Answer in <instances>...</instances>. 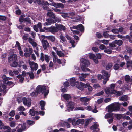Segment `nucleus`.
I'll list each match as a JSON object with an SVG mask.
<instances>
[{"instance_id": "obj_25", "label": "nucleus", "mask_w": 132, "mask_h": 132, "mask_svg": "<svg viewBox=\"0 0 132 132\" xmlns=\"http://www.w3.org/2000/svg\"><path fill=\"white\" fill-rule=\"evenodd\" d=\"M65 37L69 41V42L71 44L72 47H74L75 46L74 45L75 43V41L73 40H71V38L68 35H66Z\"/></svg>"}, {"instance_id": "obj_1", "label": "nucleus", "mask_w": 132, "mask_h": 132, "mask_svg": "<svg viewBox=\"0 0 132 132\" xmlns=\"http://www.w3.org/2000/svg\"><path fill=\"white\" fill-rule=\"evenodd\" d=\"M36 89L38 93H41L42 94H44L45 97L49 93L47 87L44 85H38L36 88Z\"/></svg>"}, {"instance_id": "obj_61", "label": "nucleus", "mask_w": 132, "mask_h": 132, "mask_svg": "<svg viewBox=\"0 0 132 132\" xmlns=\"http://www.w3.org/2000/svg\"><path fill=\"white\" fill-rule=\"evenodd\" d=\"M114 68L115 70H117L119 69V64H116L114 65Z\"/></svg>"}, {"instance_id": "obj_38", "label": "nucleus", "mask_w": 132, "mask_h": 132, "mask_svg": "<svg viewBox=\"0 0 132 132\" xmlns=\"http://www.w3.org/2000/svg\"><path fill=\"white\" fill-rule=\"evenodd\" d=\"M46 104L45 102L43 101H41L40 102V104L41 106V109L42 110H44V107L45 106Z\"/></svg>"}, {"instance_id": "obj_55", "label": "nucleus", "mask_w": 132, "mask_h": 132, "mask_svg": "<svg viewBox=\"0 0 132 132\" xmlns=\"http://www.w3.org/2000/svg\"><path fill=\"white\" fill-rule=\"evenodd\" d=\"M104 92L103 91H101L100 92L96 94L95 95L96 96H99L102 95L104 94Z\"/></svg>"}, {"instance_id": "obj_51", "label": "nucleus", "mask_w": 132, "mask_h": 132, "mask_svg": "<svg viewBox=\"0 0 132 132\" xmlns=\"http://www.w3.org/2000/svg\"><path fill=\"white\" fill-rule=\"evenodd\" d=\"M112 64L111 63L108 64L106 66V69L107 70L109 69L112 67Z\"/></svg>"}, {"instance_id": "obj_41", "label": "nucleus", "mask_w": 132, "mask_h": 132, "mask_svg": "<svg viewBox=\"0 0 132 132\" xmlns=\"http://www.w3.org/2000/svg\"><path fill=\"white\" fill-rule=\"evenodd\" d=\"M75 69L73 72L75 74L78 75L79 74V72L77 70H80V68L79 67L77 66H75Z\"/></svg>"}, {"instance_id": "obj_2", "label": "nucleus", "mask_w": 132, "mask_h": 132, "mask_svg": "<svg viewBox=\"0 0 132 132\" xmlns=\"http://www.w3.org/2000/svg\"><path fill=\"white\" fill-rule=\"evenodd\" d=\"M122 104L121 103H120L118 102L112 104L108 106V112L119 111L120 109V105Z\"/></svg>"}, {"instance_id": "obj_15", "label": "nucleus", "mask_w": 132, "mask_h": 132, "mask_svg": "<svg viewBox=\"0 0 132 132\" xmlns=\"http://www.w3.org/2000/svg\"><path fill=\"white\" fill-rule=\"evenodd\" d=\"M26 75V72L25 71H23L22 72L21 75H19L17 76V77L19 79V81L20 82L22 83L23 82L24 79V77Z\"/></svg>"}, {"instance_id": "obj_52", "label": "nucleus", "mask_w": 132, "mask_h": 132, "mask_svg": "<svg viewBox=\"0 0 132 132\" xmlns=\"http://www.w3.org/2000/svg\"><path fill=\"white\" fill-rule=\"evenodd\" d=\"M16 123L14 121H11L10 123V126L12 127H15L16 126Z\"/></svg>"}, {"instance_id": "obj_6", "label": "nucleus", "mask_w": 132, "mask_h": 132, "mask_svg": "<svg viewBox=\"0 0 132 132\" xmlns=\"http://www.w3.org/2000/svg\"><path fill=\"white\" fill-rule=\"evenodd\" d=\"M75 103L73 102L70 101L66 104L67 108L65 111L69 112L72 111L74 108Z\"/></svg>"}, {"instance_id": "obj_13", "label": "nucleus", "mask_w": 132, "mask_h": 132, "mask_svg": "<svg viewBox=\"0 0 132 132\" xmlns=\"http://www.w3.org/2000/svg\"><path fill=\"white\" fill-rule=\"evenodd\" d=\"M50 5H52L56 8L61 7L62 8H63L64 7L63 4L62 3H60L54 2H52L51 3H50Z\"/></svg>"}, {"instance_id": "obj_60", "label": "nucleus", "mask_w": 132, "mask_h": 132, "mask_svg": "<svg viewBox=\"0 0 132 132\" xmlns=\"http://www.w3.org/2000/svg\"><path fill=\"white\" fill-rule=\"evenodd\" d=\"M93 87L94 88L96 89L100 88V86L98 84H95L93 85Z\"/></svg>"}, {"instance_id": "obj_33", "label": "nucleus", "mask_w": 132, "mask_h": 132, "mask_svg": "<svg viewBox=\"0 0 132 132\" xmlns=\"http://www.w3.org/2000/svg\"><path fill=\"white\" fill-rule=\"evenodd\" d=\"M76 80L75 78L74 77L70 79V83L71 85L72 86H74L75 84Z\"/></svg>"}, {"instance_id": "obj_37", "label": "nucleus", "mask_w": 132, "mask_h": 132, "mask_svg": "<svg viewBox=\"0 0 132 132\" xmlns=\"http://www.w3.org/2000/svg\"><path fill=\"white\" fill-rule=\"evenodd\" d=\"M31 115L34 116L36 114H38V112L36 111H35L33 109H30L29 111Z\"/></svg>"}, {"instance_id": "obj_63", "label": "nucleus", "mask_w": 132, "mask_h": 132, "mask_svg": "<svg viewBox=\"0 0 132 132\" xmlns=\"http://www.w3.org/2000/svg\"><path fill=\"white\" fill-rule=\"evenodd\" d=\"M112 32L113 33L115 34H118L119 32L118 29H114L112 30Z\"/></svg>"}, {"instance_id": "obj_45", "label": "nucleus", "mask_w": 132, "mask_h": 132, "mask_svg": "<svg viewBox=\"0 0 132 132\" xmlns=\"http://www.w3.org/2000/svg\"><path fill=\"white\" fill-rule=\"evenodd\" d=\"M27 74L29 75L30 78L31 79H33L34 77V73L33 72H28Z\"/></svg>"}, {"instance_id": "obj_42", "label": "nucleus", "mask_w": 132, "mask_h": 132, "mask_svg": "<svg viewBox=\"0 0 132 132\" xmlns=\"http://www.w3.org/2000/svg\"><path fill=\"white\" fill-rule=\"evenodd\" d=\"M5 84H6V86H10L11 87L14 85V84L13 83L12 81H6V83H5Z\"/></svg>"}, {"instance_id": "obj_44", "label": "nucleus", "mask_w": 132, "mask_h": 132, "mask_svg": "<svg viewBox=\"0 0 132 132\" xmlns=\"http://www.w3.org/2000/svg\"><path fill=\"white\" fill-rule=\"evenodd\" d=\"M112 116V114L111 113H109L106 114L105 116V119H108L109 118H110Z\"/></svg>"}, {"instance_id": "obj_54", "label": "nucleus", "mask_w": 132, "mask_h": 132, "mask_svg": "<svg viewBox=\"0 0 132 132\" xmlns=\"http://www.w3.org/2000/svg\"><path fill=\"white\" fill-rule=\"evenodd\" d=\"M115 117L117 119H120L122 117V116L120 114H117L115 115Z\"/></svg>"}, {"instance_id": "obj_29", "label": "nucleus", "mask_w": 132, "mask_h": 132, "mask_svg": "<svg viewBox=\"0 0 132 132\" xmlns=\"http://www.w3.org/2000/svg\"><path fill=\"white\" fill-rule=\"evenodd\" d=\"M2 78L3 79V82L4 83H6V81L8 80L11 79V78H9L7 77L5 75H3L2 76Z\"/></svg>"}, {"instance_id": "obj_3", "label": "nucleus", "mask_w": 132, "mask_h": 132, "mask_svg": "<svg viewBox=\"0 0 132 132\" xmlns=\"http://www.w3.org/2000/svg\"><path fill=\"white\" fill-rule=\"evenodd\" d=\"M70 29L71 31L74 34H78L79 33V31L78 30H80L81 32H83L84 30V27L81 24L71 27Z\"/></svg>"}, {"instance_id": "obj_48", "label": "nucleus", "mask_w": 132, "mask_h": 132, "mask_svg": "<svg viewBox=\"0 0 132 132\" xmlns=\"http://www.w3.org/2000/svg\"><path fill=\"white\" fill-rule=\"evenodd\" d=\"M18 65V63L16 61H14L13 63L10 64V66L14 67H16Z\"/></svg>"}, {"instance_id": "obj_19", "label": "nucleus", "mask_w": 132, "mask_h": 132, "mask_svg": "<svg viewBox=\"0 0 132 132\" xmlns=\"http://www.w3.org/2000/svg\"><path fill=\"white\" fill-rule=\"evenodd\" d=\"M17 59L16 55L14 54H13L12 55H11L9 57V63H11V61H16Z\"/></svg>"}, {"instance_id": "obj_23", "label": "nucleus", "mask_w": 132, "mask_h": 132, "mask_svg": "<svg viewBox=\"0 0 132 132\" xmlns=\"http://www.w3.org/2000/svg\"><path fill=\"white\" fill-rule=\"evenodd\" d=\"M46 22L45 23L46 25H51L52 23H55V21L53 19L51 18L47 19H46Z\"/></svg>"}, {"instance_id": "obj_56", "label": "nucleus", "mask_w": 132, "mask_h": 132, "mask_svg": "<svg viewBox=\"0 0 132 132\" xmlns=\"http://www.w3.org/2000/svg\"><path fill=\"white\" fill-rule=\"evenodd\" d=\"M55 20H54V21H55V23L56 22H60L61 20L60 19L57 18L55 16V18H54Z\"/></svg>"}, {"instance_id": "obj_40", "label": "nucleus", "mask_w": 132, "mask_h": 132, "mask_svg": "<svg viewBox=\"0 0 132 132\" xmlns=\"http://www.w3.org/2000/svg\"><path fill=\"white\" fill-rule=\"evenodd\" d=\"M115 44H117L118 45L120 46L122 44V41L121 40H115L114 42Z\"/></svg>"}, {"instance_id": "obj_50", "label": "nucleus", "mask_w": 132, "mask_h": 132, "mask_svg": "<svg viewBox=\"0 0 132 132\" xmlns=\"http://www.w3.org/2000/svg\"><path fill=\"white\" fill-rule=\"evenodd\" d=\"M45 59L47 63L49 62L50 60V57L48 55H45Z\"/></svg>"}, {"instance_id": "obj_30", "label": "nucleus", "mask_w": 132, "mask_h": 132, "mask_svg": "<svg viewBox=\"0 0 132 132\" xmlns=\"http://www.w3.org/2000/svg\"><path fill=\"white\" fill-rule=\"evenodd\" d=\"M87 74H82L81 76L79 77V78L80 81H85V78L86 77L87 75Z\"/></svg>"}, {"instance_id": "obj_35", "label": "nucleus", "mask_w": 132, "mask_h": 132, "mask_svg": "<svg viewBox=\"0 0 132 132\" xmlns=\"http://www.w3.org/2000/svg\"><path fill=\"white\" fill-rule=\"evenodd\" d=\"M102 73L104 76L106 77L107 78H109L110 76V74L104 70H102Z\"/></svg>"}, {"instance_id": "obj_8", "label": "nucleus", "mask_w": 132, "mask_h": 132, "mask_svg": "<svg viewBox=\"0 0 132 132\" xmlns=\"http://www.w3.org/2000/svg\"><path fill=\"white\" fill-rule=\"evenodd\" d=\"M28 41L32 45L33 47L35 48L36 50H38L39 48H40V46L38 45L36 42L34 41L30 37L29 38Z\"/></svg>"}, {"instance_id": "obj_20", "label": "nucleus", "mask_w": 132, "mask_h": 132, "mask_svg": "<svg viewBox=\"0 0 132 132\" xmlns=\"http://www.w3.org/2000/svg\"><path fill=\"white\" fill-rule=\"evenodd\" d=\"M49 31L52 33L54 34L58 31V29L56 26L55 27L51 26L49 27Z\"/></svg>"}, {"instance_id": "obj_22", "label": "nucleus", "mask_w": 132, "mask_h": 132, "mask_svg": "<svg viewBox=\"0 0 132 132\" xmlns=\"http://www.w3.org/2000/svg\"><path fill=\"white\" fill-rule=\"evenodd\" d=\"M0 128L2 129L3 132H10L11 130V129L9 126H5L3 127H1Z\"/></svg>"}, {"instance_id": "obj_10", "label": "nucleus", "mask_w": 132, "mask_h": 132, "mask_svg": "<svg viewBox=\"0 0 132 132\" xmlns=\"http://www.w3.org/2000/svg\"><path fill=\"white\" fill-rule=\"evenodd\" d=\"M84 122V119H79L76 121L75 120H73L72 121V124L74 126L76 125H82Z\"/></svg>"}, {"instance_id": "obj_43", "label": "nucleus", "mask_w": 132, "mask_h": 132, "mask_svg": "<svg viewBox=\"0 0 132 132\" xmlns=\"http://www.w3.org/2000/svg\"><path fill=\"white\" fill-rule=\"evenodd\" d=\"M56 53L60 57H64V54L61 51H57Z\"/></svg>"}, {"instance_id": "obj_5", "label": "nucleus", "mask_w": 132, "mask_h": 132, "mask_svg": "<svg viewBox=\"0 0 132 132\" xmlns=\"http://www.w3.org/2000/svg\"><path fill=\"white\" fill-rule=\"evenodd\" d=\"M16 129H17L16 132H22L24 131L27 129L26 124L24 123L23 124H19Z\"/></svg>"}, {"instance_id": "obj_9", "label": "nucleus", "mask_w": 132, "mask_h": 132, "mask_svg": "<svg viewBox=\"0 0 132 132\" xmlns=\"http://www.w3.org/2000/svg\"><path fill=\"white\" fill-rule=\"evenodd\" d=\"M29 63L30 66V67L32 71L34 70H36L38 68V65L37 63H35L34 62L29 61Z\"/></svg>"}, {"instance_id": "obj_62", "label": "nucleus", "mask_w": 132, "mask_h": 132, "mask_svg": "<svg viewBox=\"0 0 132 132\" xmlns=\"http://www.w3.org/2000/svg\"><path fill=\"white\" fill-rule=\"evenodd\" d=\"M123 85V88H124L125 89H128L129 88H130V85Z\"/></svg>"}, {"instance_id": "obj_36", "label": "nucleus", "mask_w": 132, "mask_h": 132, "mask_svg": "<svg viewBox=\"0 0 132 132\" xmlns=\"http://www.w3.org/2000/svg\"><path fill=\"white\" fill-rule=\"evenodd\" d=\"M87 87H88V89L89 91H91L93 90V88L90 86L89 82H87L86 83V88Z\"/></svg>"}, {"instance_id": "obj_53", "label": "nucleus", "mask_w": 132, "mask_h": 132, "mask_svg": "<svg viewBox=\"0 0 132 132\" xmlns=\"http://www.w3.org/2000/svg\"><path fill=\"white\" fill-rule=\"evenodd\" d=\"M38 93L37 92L36 90L35 92H33L31 93L30 95L32 96H35L37 95Z\"/></svg>"}, {"instance_id": "obj_64", "label": "nucleus", "mask_w": 132, "mask_h": 132, "mask_svg": "<svg viewBox=\"0 0 132 132\" xmlns=\"http://www.w3.org/2000/svg\"><path fill=\"white\" fill-rule=\"evenodd\" d=\"M15 114V112L14 110L12 111L9 113V115L13 117Z\"/></svg>"}, {"instance_id": "obj_46", "label": "nucleus", "mask_w": 132, "mask_h": 132, "mask_svg": "<svg viewBox=\"0 0 132 132\" xmlns=\"http://www.w3.org/2000/svg\"><path fill=\"white\" fill-rule=\"evenodd\" d=\"M25 108L23 106H20L17 109L18 111H19L21 112L24 111L25 110Z\"/></svg>"}, {"instance_id": "obj_32", "label": "nucleus", "mask_w": 132, "mask_h": 132, "mask_svg": "<svg viewBox=\"0 0 132 132\" xmlns=\"http://www.w3.org/2000/svg\"><path fill=\"white\" fill-rule=\"evenodd\" d=\"M125 81L128 82H130V83L129 84H130L131 85V81H132V79L131 78L130 76L128 75H126L125 77Z\"/></svg>"}, {"instance_id": "obj_58", "label": "nucleus", "mask_w": 132, "mask_h": 132, "mask_svg": "<svg viewBox=\"0 0 132 132\" xmlns=\"http://www.w3.org/2000/svg\"><path fill=\"white\" fill-rule=\"evenodd\" d=\"M18 71L20 72L21 71V69H19L18 70H14L13 71L14 74L15 75L18 74L19 73Z\"/></svg>"}, {"instance_id": "obj_47", "label": "nucleus", "mask_w": 132, "mask_h": 132, "mask_svg": "<svg viewBox=\"0 0 132 132\" xmlns=\"http://www.w3.org/2000/svg\"><path fill=\"white\" fill-rule=\"evenodd\" d=\"M127 67L128 68L129 67L132 68V61H128L127 63Z\"/></svg>"}, {"instance_id": "obj_16", "label": "nucleus", "mask_w": 132, "mask_h": 132, "mask_svg": "<svg viewBox=\"0 0 132 132\" xmlns=\"http://www.w3.org/2000/svg\"><path fill=\"white\" fill-rule=\"evenodd\" d=\"M88 55L89 58L93 60L95 63H98V59L96 58L95 55L92 53H89L88 54Z\"/></svg>"}, {"instance_id": "obj_7", "label": "nucleus", "mask_w": 132, "mask_h": 132, "mask_svg": "<svg viewBox=\"0 0 132 132\" xmlns=\"http://www.w3.org/2000/svg\"><path fill=\"white\" fill-rule=\"evenodd\" d=\"M23 103L24 105L30 107L31 105V100L28 97H24L22 99Z\"/></svg>"}, {"instance_id": "obj_21", "label": "nucleus", "mask_w": 132, "mask_h": 132, "mask_svg": "<svg viewBox=\"0 0 132 132\" xmlns=\"http://www.w3.org/2000/svg\"><path fill=\"white\" fill-rule=\"evenodd\" d=\"M59 125L65 127L67 128H69L70 126V125L68 122L64 121H62L59 123Z\"/></svg>"}, {"instance_id": "obj_59", "label": "nucleus", "mask_w": 132, "mask_h": 132, "mask_svg": "<svg viewBox=\"0 0 132 132\" xmlns=\"http://www.w3.org/2000/svg\"><path fill=\"white\" fill-rule=\"evenodd\" d=\"M60 39L63 42H65L66 41V39L65 37L63 36L62 35H60Z\"/></svg>"}, {"instance_id": "obj_11", "label": "nucleus", "mask_w": 132, "mask_h": 132, "mask_svg": "<svg viewBox=\"0 0 132 132\" xmlns=\"http://www.w3.org/2000/svg\"><path fill=\"white\" fill-rule=\"evenodd\" d=\"M43 47L44 50L46 49L50 46V44L46 40L43 39L41 40Z\"/></svg>"}, {"instance_id": "obj_31", "label": "nucleus", "mask_w": 132, "mask_h": 132, "mask_svg": "<svg viewBox=\"0 0 132 132\" xmlns=\"http://www.w3.org/2000/svg\"><path fill=\"white\" fill-rule=\"evenodd\" d=\"M47 15L48 17L53 19L55 18V14L51 11H49L47 13Z\"/></svg>"}, {"instance_id": "obj_39", "label": "nucleus", "mask_w": 132, "mask_h": 132, "mask_svg": "<svg viewBox=\"0 0 132 132\" xmlns=\"http://www.w3.org/2000/svg\"><path fill=\"white\" fill-rule=\"evenodd\" d=\"M69 18H75L76 17L75 16V13L72 12L68 13Z\"/></svg>"}, {"instance_id": "obj_34", "label": "nucleus", "mask_w": 132, "mask_h": 132, "mask_svg": "<svg viewBox=\"0 0 132 132\" xmlns=\"http://www.w3.org/2000/svg\"><path fill=\"white\" fill-rule=\"evenodd\" d=\"M46 37L47 39L52 42L54 41L55 39V37L53 36H46Z\"/></svg>"}, {"instance_id": "obj_57", "label": "nucleus", "mask_w": 132, "mask_h": 132, "mask_svg": "<svg viewBox=\"0 0 132 132\" xmlns=\"http://www.w3.org/2000/svg\"><path fill=\"white\" fill-rule=\"evenodd\" d=\"M81 20V18L79 17H78L76 19L72 20V21L74 22H77L80 21Z\"/></svg>"}, {"instance_id": "obj_17", "label": "nucleus", "mask_w": 132, "mask_h": 132, "mask_svg": "<svg viewBox=\"0 0 132 132\" xmlns=\"http://www.w3.org/2000/svg\"><path fill=\"white\" fill-rule=\"evenodd\" d=\"M98 125L97 123H95L93 125L90 127V129L93 130L92 132H97L99 130L98 128Z\"/></svg>"}, {"instance_id": "obj_24", "label": "nucleus", "mask_w": 132, "mask_h": 132, "mask_svg": "<svg viewBox=\"0 0 132 132\" xmlns=\"http://www.w3.org/2000/svg\"><path fill=\"white\" fill-rule=\"evenodd\" d=\"M15 46L17 47H18V49L19 51V53L20 55L21 56H23V52L21 51V47L20 46V44L18 41H17L16 42Z\"/></svg>"}, {"instance_id": "obj_14", "label": "nucleus", "mask_w": 132, "mask_h": 132, "mask_svg": "<svg viewBox=\"0 0 132 132\" xmlns=\"http://www.w3.org/2000/svg\"><path fill=\"white\" fill-rule=\"evenodd\" d=\"M105 91L106 93L108 94H115L116 90L114 89H111L109 87H107L105 89Z\"/></svg>"}, {"instance_id": "obj_18", "label": "nucleus", "mask_w": 132, "mask_h": 132, "mask_svg": "<svg viewBox=\"0 0 132 132\" xmlns=\"http://www.w3.org/2000/svg\"><path fill=\"white\" fill-rule=\"evenodd\" d=\"M56 26L57 27L58 29V31L59 30L60 31H64L66 29V27L63 25L61 24H58L57 23L55 24Z\"/></svg>"}, {"instance_id": "obj_4", "label": "nucleus", "mask_w": 132, "mask_h": 132, "mask_svg": "<svg viewBox=\"0 0 132 132\" xmlns=\"http://www.w3.org/2000/svg\"><path fill=\"white\" fill-rule=\"evenodd\" d=\"M80 61L84 64V65H82L81 67L82 70L84 72L90 71V69L86 67H88L90 64L89 61L84 58H82L81 59Z\"/></svg>"}, {"instance_id": "obj_12", "label": "nucleus", "mask_w": 132, "mask_h": 132, "mask_svg": "<svg viewBox=\"0 0 132 132\" xmlns=\"http://www.w3.org/2000/svg\"><path fill=\"white\" fill-rule=\"evenodd\" d=\"M86 84L83 83L82 82L78 83L77 84H76V86L78 89L82 90L84 88H86Z\"/></svg>"}, {"instance_id": "obj_49", "label": "nucleus", "mask_w": 132, "mask_h": 132, "mask_svg": "<svg viewBox=\"0 0 132 132\" xmlns=\"http://www.w3.org/2000/svg\"><path fill=\"white\" fill-rule=\"evenodd\" d=\"M61 16L63 18H69L68 13H63Z\"/></svg>"}, {"instance_id": "obj_27", "label": "nucleus", "mask_w": 132, "mask_h": 132, "mask_svg": "<svg viewBox=\"0 0 132 132\" xmlns=\"http://www.w3.org/2000/svg\"><path fill=\"white\" fill-rule=\"evenodd\" d=\"M91 99V98L86 97H81L80 98V101L84 103H86L89 101Z\"/></svg>"}, {"instance_id": "obj_26", "label": "nucleus", "mask_w": 132, "mask_h": 132, "mask_svg": "<svg viewBox=\"0 0 132 132\" xmlns=\"http://www.w3.org/2000/svg\"><path fill=\"white\" fill-rule=\"evenodd\" d=\"M42 5H43V8L45 10H47L48 7L46 5H50V4L47 1H43Z\"/></svg>"}, {"instance_id": "obj_28", "label": "nucleus", "mask_w": 132, "mask_h": 132, "mask_svg": "<svg viewBox=\"0 0 132 132\" xmlns=\"http://www.w3.org/2000/svg\"><path fill=\"white\" fill-rule=\"evenodd\" d=\"M62 96L67 101H68L71 98L70 95L68 94H64L62 95Z\"/></svg>"}]
</instances>
